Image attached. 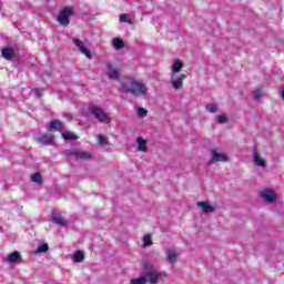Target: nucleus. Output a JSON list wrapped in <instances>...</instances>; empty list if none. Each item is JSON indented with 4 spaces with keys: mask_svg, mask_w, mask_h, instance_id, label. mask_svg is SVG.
I'll list each match as a JSON object with an SVG mask.
<instances>
[{
    "mask_svg": "<svg viewBox=\"0 0 284 284\" xmlns=\"http://www.w3.org/2000/svg\"><path fill=\"white\" fill-rule=\"evenodd\" d=\"M120 91L125 94H133V97H148V87L141 81H134L125 78L120 82Z\"/></svg>",
    "mask_w": 284,
    "mask_h": 284,
    "instance_id": "obj_1",
    "label": "nucleus"
},
{
    "mask_svg": "<svg viewBox=\"0 0 284 284\" xmlns=\"http://www.w3.org/2000/svg\"><path fill=\"white\" fill-rule=\"evenodd\" d=\"M65 156L68 159H75V161H90L94 159V155H92V153L80 149L67 150Z\"/></svg>",
    "mask_w": 284,
    "mask_h": 284,
    "instance_id": "obj_2",
    "label": "nucleus"
},
{
    "mask_svg": "<svg viewBox=\"0 0 284 284\" xmlns=\"http://www.w3.org/2000/svg\"><path fill=\"white\" fill-rule=\"evenodd\" d=\"M89 112L90 114H92V116H94V119H97V121H99L100 123H111L110 116L108 115V113H105V111H103V109H101L100 106L97 105H90L89 106Z\"/></svg>",
    "mask_w": 284,
    "mask_h": 284,
    "instance_id": "obj_3",
    "label": "nucleus"
},
{
    "mask_svg": "<svg viewBox=\"0 0 284 284\" xmlns=\"http://www.w3.org/2000/svg\"><path fill=\"white\" fill-rule=\"evenodd\" d=\"M74 14V8L72 7H67L62 9L58 16V22L60 26L68 27L70 26V17H73Z\"/></svg>",
    "mask_w": 284,
    "mask_h": 284,
    "instance_id": "obj_4",
    "label": "nucleus"
},
{
    "mask_svg": "<svg viewBox=\"0 0 284 284\" xmlns=\"http://www.w3.org/2000/svg\"><path fill=\"white\" fill-rule=\"evenodd\" d=\"M105 74L110 81H119L121 79V70L113 63L109 62L105 67Z\"/></svg>",
    "mask_w": 284,
    "mask_h": 284,
    "instance_id": "obj_5",
    "label": "nucleus"
},
{
    "mask_svg": "<svg viewBox=\"0 0 284 284\" xmlns=\"http://www.w3.org/2000/svg\"><path fill=\"white\" fill-rule=\"evenodd\" d=\"M227 161V155L224 153H219L216 149L211 150V160L207 162V165H214V163H223Z\"/></svg>",
    "mask_w": 284,
    "mask_h": 284,
    "instance_id": "obj_6",
    "label": "nucleus"
},
{
    "mask_svg": "<svg viewBox=\"0 0 284 284\" xmlns=\"http://www.w3.org/2000/svg\"><path fill=\"white\" fill-rule=\"evenodd\" d=\"M143 276H145L150 284H158L161 278H165L168 275L161 272H143Z\"/></svg>",
    "mask_w": 284,
    "mask_h": 284,
    "instance_id": "obj_7",
    "label": "nucleus"
},
{
    "mask_svg": "<svg viewBox=\"0 0 284 284\" xmlns=\"http://www.w3.org/2000/svg\"><path fill=\"white\" fill-rule=\"evenodd\" d=\"M72 41H73V44L75 45V48H78L79 52H81V54H84V57H87V59L92 61V53L90 52V50H88V47H85V43H83V41L79 40V38H73Z\"/></svg>",
    "mask_w": 284,
    "mask_h": 284,
    "instance_id": "obj_8",
    "label": "nucleus"
},
{
    "mask_svg": "<svg viewBox=\"0 0 284 284\" xmlns=\"http://www.w3.org/2000/svg\"><path fill=\"white\" fill-rule=\"evenodd\" d=\"M171 78V85L174 90H181L183 88V80L185 79V74L182 73L180 75H170Z\"/></svg>",
    "mask_w": 284,
    "mask_h": 284,
    "instance_id": "obj_9",
    "label": "nucleus"
},
{
    "mask_svg": "<svg viewBox=\"0 0 284 284\" xmlns=\"http://www.w3.org/2000/svg\"><path fill=\"white\" fill-rule=\"evenodd\" d=\"M64 124L59 120H53L47 125L48 132H61L63 130Z\"/></svg>",
    "mask_w": 284,
    "mask_h": 284,
    "instance_id": "obj_10",
    "label": "nucleus"
},
{
    "mask_svg": "<svg viewBox=\"0 0 284 284\" xmlns=\"http://www.w3.org/2000/svg\"><path fill=\"white\" fill-rule=\"evenodd\" d=\"M253 163H255L257 168H265V160L261 158V153L256 146H254L253 151Z\"/></svg>",
    "mask_w": 284,
    "mask_h": 284,
    "instance_id": "obj_11",
    "label": "nucleus"
},
{
    "mask_svg": "<svg viewBox=\"0 0 284 284\" xmlns=\"http://www.w3.org/2000/svg\"><path fill=\"white\" fill-rule=\"evenodd\" d=\"M262 199L266 201V203H274L276 201V194L272 190H264L261 192Z\"/></svg>",
    "mask_w": 284,
    "mask_h": 284,
    "instance_id": "obj_12",
    "label": "nucleus"
},
{
    "mask_svg": "<svg viewBox=\"0 0 284 284\" xmlns=\"http://www.w3.org/2000/svg\"><path fill=\"white\" fill-rule=\"evenodd\" d=\"M52 221L55 225H60V227H67L69 224L68 220L63 219L59 213H52Z\"/></svg>",
    "mask_w": 284,
    "mask_h": 284,
    "instance_id": "obj_13",
    "label": "nucleus"
},
{
    "mask_svg": "<svg viewBox=\"0 0 284 284\" xmlns=\"http://www.w3.org/2000/svg\"><path fill=\"white\" fill-rule=\"evenodd\" d=\"M181 70H183V62H181L179 60L174 61L171 65L170 77H176V74H179V72H181Z\"/></svg>",
    "mask_w": 284,
    "mask_h": 284,
    "instance_id": "obj_14",
    "label": "nucleus"
},
{
    "mask_svg": "<svg viewBox=\"0 0 284 284\" xmlns=\"http://www.w3.org/2000/svg\"><path fill=\"white\" fill-rule=\"evenodd\" d=\"M166 261H169V263L172 265L179 261V255H176V251L174 248L166 250Z\"/></svg>",
    "mask_w": 284,
    "mask_h": 284,
    "instance_id": "obj_15",
    "label": "nucleus"
},
{
    "mask_svg": "<svg viewBox=\"0 0 284 284\" xmlns=\"http://www.w3.org/2000/svg\"><path fill=\"white\" fill-rule=\"evenodd\" d=\"M197 207H201L204 214H210L214 212V206L210 205L207 202H197Z\"/></svg>",
    "mask_w": 284,
    "mask_h": 284,
    "instance_id": "obj_16",
    "label": "nucleus"
},
{
    "mask_svg": "<svg viewBox=\"0 0 284 284\" xmlns=\"http://www.w3.org/2000/svg\"><path fill=\"white\" fill-rule=\"evenodd\" d=\"M1 54L3 59H7V61H10V59H14V50H12V48L2 49Z\"/></svg>",
    "mask_w": 284,
    "mask_h": 284,
    "instance_id": "obj_17",
    "label": "nucleus"
},
{
    "mask_svg": "<svg viewBox=\"0 0 284 284\" xmlns=\"http://www.w3.org/2000/svg\"><path fill=\"white\" fill-rule=\"evenodd\" d=\"M21 260V253H19L18 251L9 254L6 258L7 263H17V261Z\"/></svg>",
    "mask_w": 284,
    "mask_h": 284,
    "instance_id": "obj_18",
    "label": "nucleus"
},
{
    "mask_svg": "<svg viewBox=\"0 0 284 284\" xmlns=\"http://www.w3.org/2000/svg\"><path fill=\"white\" fill-rule=\"evenodd\" d=\"M62 138L64 139V141H77L79 139V136H77V134H74L73 132H70V131L63 132Z\"/></svg>",
    "mask_w": 284,
    "mask_h": 284,
    "instance_id": "obj_19",
    "label": "nucleus"
},
{
    "mask_svg": "<svg viewBox=\"0 0 284 284\" xmlns=\"http://www.w3.org/2000/svg\"><path fill=\"white\" fill-rule=\"evenodd\" d=\"M85 254L82 251H77L73 255L74 263H83Z\"/></svg>",
    "mask_w": 284,
    "mask_h": 284,
    "instance_id": "obj_20",
    "label": "nucleus"
},
{
    "mask_svg": "<svg viewBox=\"0 0 284 284\" xmlns=\"http://www.w3.org/2000/svg\"><path fill=\"white\" fill-rule=\"evenodd\" d=\"M55 139L52 134H45L42 138H40V143H54Z\"/></svg>",
    "mask_w": 284,
    "mask_h": 284,
    "instance_id": "obj_21",
    "label": "nucleus"
},
{
    "mask_svg": "<svg viewBox=\"0 0 284 284\" xmlns=\"http://www.w3.org/2000/svg\"><path fill=\"white\" fill-rule=\"evenodd\" d=\"M205 108H206V112H210L211 114H216V112H219V105L214 103H207Z\"/></svg>",
    "mask_w": 284,
    "mask_h": 284,
    "instance_id": "obj_22",
    "label": "nucleus"
},
{
    "mask_svg": "<svg viewBox=\"0 0 284 284\" xmlns=\"http://www.w3.org/2000/svg\"><path fill=\"white\" fill-rule=\"evenodd\" d=\"M31 181H32V183H38L39 185L43 184V178L41 176V173H39V172H36L31 176Z\"/></svg>",
    "mask_w": 284,
    "mask_h": 284,
    "instance_id": "obj_23",
    "label": "nucleus"
},
{
    "mask_svg": "<svg viewBox=\"0 0 284 284\" xmlns=\"http://www.w3.org/2000/svg\"><path fill=\"white\" fill-rule=\"evenodd\" d=\"M130 283L131 284H146L148 280H146L145 275H143V272H142V276L132 278Z\"/></svg>",
    "mask_w": 284,
    "mask_h": 284,
    "instance_id": "obj_24",
    "label": "nucleus"
},
{
    "mask_svg": "<svg viewBox=\"0 0 284 284\" xmlns=\"http://www.w3.org/2000/svg\"><path fill=\"white\" fill-rule=\"evenodd\" d=\"M153 242H152V235L151 234H145L143 236V244H142V247H149V245H152Z\"/></svg>",
    "mask_w": 284,
    "mask_h": 284,
    "instance_id": "obj_25",
    "label": "nucleus"
},
{
    "mask_svg": "<svg viewBox=\"0 0 284 284\" xmlns=\"http://www.w3.org/2000/svg\"><path fill=\"white\" fill-rule=\"evenodd\" d=\"M142 264H143V267H144L143 272H153L154 265H152V263H150V261L144 260V261H142Z\"/></svg>",
    "mask_w": 284,
    "mask_h": 284,
    "instance_id": "obj_26",
    "label": "nucleus"
},
{
    "mask_svg": "<svg viewBox=\"0 0 284 284\" xmlns=\"http://www.w3.org/2000/svg\"><path fill=\"white\" fill-rule=\"evenodd\" d=\"M125 43L123 42V40L121 39H113V47L115 48V50H121L122 48H124Z\"/></svg>",
    "mask_w": 284,
    "mask_h": 284,
    "instance_id": "obj_27",
    "label": "nucleus"
},
{
    "mask_svg": "<svg viewBox=\"0 0 284 284\" xmlns=\"http://www.w3.org/2000/svg\"><path fill=\"white\" fill-rule=\"evenodd\" d=\"M262 98H263V89H256L253 91V99H255V101H258Z\"/></svg>",
    "mask_w": 284,
    "mask_h": 284,
    "instance_id": "obj_28",
    "label": "nucleus"
},
{
    "mask_svg": "<svg viewBox=\"0 0 284 284\" xmlns=\"http://www.w3.org/2000/svg\"><path fill=\"white\" fill-rule=\"evenodd\" d=\"M136 114L140 119H145V116H148V110L140 106L138 108Z\"/></svg>",
    "mask_w": 284,
    "mask_h": 284,
    "instance_id": "obj_29",
    "label": "nucleus"
},
{
    "mask_svg": "<svg viewBox=\"0 0 284 284\" xmlns=\"http://www.w3.org/2000/svg\"><path fill=\"white\" fill-rule=\"evenodd\" d=\"M216 121L220 124L227 123V115L225 113H221L216 116Z\"/></svg>",
    "mask_w": 284,
    "mask_h": 284,
    "instance_id": "obj_30",
    "label": "nucleus"
},
{
    "mask_svg": "<svg viewBox=\"0 0 284 284\" xmlns=\"http://www.w3.org/2000/svg\"><path fill=\"white\" fill-rule=\"evenodd\" d=\"M50 250V246L48 245V243H44L42 245H40L38 248H37V254H41L43 252H48Z\"/></svg>",
    "mask_w": 284,
    "mask_h": 284,
    "instance_id": "obj_31",
    "label": "nucleus"
},
{
    "mask_svg": "<svg viewBox=\"0 0 284 284\" xmlns=\"http://www.w3.org/2000/svg\"><path fill=\"white\" fill-rule=\"evenodd\" d=\"M120 21L121 23H132V20H130V17L128 14H121Z\"/></svg>",
    "mask_w": 284,
    "mask_h": 284,
    "instance_id": "obj_32",
    "label": "nucleus"
},
{
    "mask_svg": "<svg viewBox=\"0 0 284 284\" xmlns=\"http://www.w3.org/2000/svg\"><path fill=\"white\" fill-rule=\"evenodd\" d=\"M138 152H148V145L145 143H138Z\"/></svg>",
    "mask_w": 284,
    "mask_h": 284,
    "instance_id": "obj_33",
    "label": "nucleus"
},
{
    "mask_svg": "<svg viewBox=\"0 0 284 284\" xmlns=\"http://www.w3.org/2000/svg\"><path fill=\"white\" fill-rule=\"evenodd\" d=\"M98 143H108V136L103 134L98 135Z\"/></svg>",
    "mask_w": 284,
    "mask_h": 284,
    "instance_id": "obj_34",
    "label": "nucleus"
},
{
    "mask_svg": "<svg viewBox=\"0 0 284 284\" xmlns=\"http://www.w3.org/2000/svg\"><path fill=\"white\" fill-rule=\"evenodd\" d=\"M34 94H36V97L41 98V97H43V90H41V89H36V90H34Z\"/></svg>",
    "mask_w": 284,
    "mask_h": 284,
    "instance_id": "obj_35",
    "label": "nucleus"
},
{
    "mask_svg": "<svg viewBox=\"0 0 284 284\" xmlns=\"http://www.w3.org/2000/svg\"><path fill=\"white\" fill-rule=\"evenodd\" d=\"M136 143H145V141L143 140V138H138Z\"/></svg>",
    "mask_w": 284,
    "mask_h": 284,
    "instance_id": "obj_36",
    "label": "nucleus"
},
{
    "mask_svg": "<svg viewBox=\"0 0 284 284\" xmlns=\"http://www.w3.org/2000/svg\"><path fill=\"white\" fill-rule=\"evenodd\" d=\"M281 97H282V99L284 101V90H282Z\"/></svg>",
    "mask_w": 284,
    "mask_h": 284,
    "instance_id": "obj_37",
    "label": "nucleus"
}]
</instances>
